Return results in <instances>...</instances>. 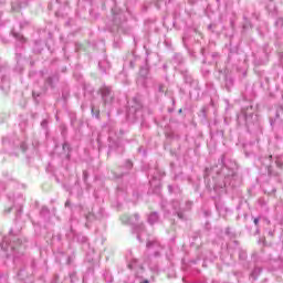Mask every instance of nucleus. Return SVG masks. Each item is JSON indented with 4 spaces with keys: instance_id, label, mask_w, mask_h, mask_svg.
Returning a JSON list of instances; mask_svg holds the SVG:
<instances>
[{
    "instance_id": "4",
    "label": "nucleus",
    "mask_w": 283,
    "mask_h": 283,
    "mask_svg": "<svg viewBox=\"0 0 283 283\" xmlns=\"http://www.w3.org/2000/svg\"><path fill=\"white\" fill-rule=\"evenodd\" d=\"M142 283H149V281L145 280V281H144V282H142Z\"/></svg>"
},
{
    "instance_id": "1",
    "label": "nucleus",
    "mask_w": 283,
    "mask_h": 283,
    "mask_svg": "<svg viewBox=\"0 0 283 283\" xmlns=\"http://www.w3.org/2000/svg\"><path fill=\"white\" fill-rule=\"evenodd\" d=\"M102 96H103L104 103H107L108 101H112V98H113L112 90H109L107 87H103L102 88Z\"/></svg>"
},
{
    "instance_id": "2",
    "label": "nucleus",
    "mask_w": 283,
    "mask_h": 283,
    "mask_svg": "<svg viewBox=\"0 0 283 283\" xmlns=\"http://www.w3.org/2000/svg\"><path fill=\"white\" fill-rule=\"evenodd\" d=\"M254 224H255V227H258V224H260V218L254 219Z\"/></svg>"
},
{
    "instance_id": "3",
    "label": "nucleus",
    "mask_w": 283,
    "mask_h": 283,
    "mask_svg": "<svg viewBox=\"0 0 283 283\" xmlns=\"http://www.w3.org/2000/svg\"><path fill=\"white\" fill-rule=\"evenodd\" d=\"M159 91H160V92H165V86L160 85V86H159Z\"/></svg>"
}]
</instances>
